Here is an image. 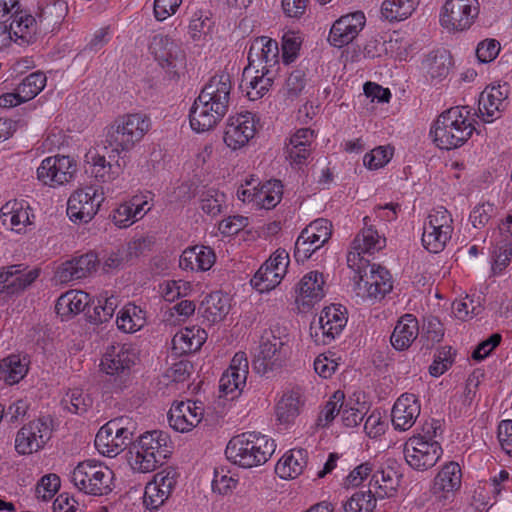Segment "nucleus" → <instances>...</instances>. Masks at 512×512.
Here are the masks:
<instances>
[{
    "mask_svg": "<svg viewBox=\"0 0 512 512\" xmlns=\"http://www.w3.org/2000/svg\"><path fill=\"white\" fill-rule=\"evenodd\" d=\"M151 127L150 118L143 113H128L118 116L107 128L105 134V142L111 148L112 153L109 155V161L105 156H96L93 158L95 167V177L100 178L103 182L114 179L118 171H112L106 178L105 169L108 167L112 170V160L119 156L121 152H129L137 143H139Z\"/></svg>",
    "mask_w": 512,
    "mask_h": 512,
    "instance_id": "obj_1",
    "label": "nucleus"
},
{
    "mask_svg": "<svg viewBox=\"0 0 512 512\" xmlns=\"http://www.w3.org/2000/svg\"><path fill=\"white\" fill-rule=\"evenodd\" d=\"M231 89L228 72L222 71L209 79L189 111L192 130L197 133L209 131L223 119L228 112Z\"/></svg>",
    "mask_w": 512,
    "mask_h": 512,
    "instance_id": "obj_2",
    "label": "nucleus"
},
{
    "mask_svg": "<svg viewBox=\"0 0 512 512\" xmlns=\"http://www.w3.org/2000/svg\"><path fill=\"white\" fill-rule=\"evenodd\" d=\"M470 110L467 106L451 107L443 111L433 123L430 135L440 149L451 150L463 146L476 130L468 122Z\"/></svg>",
    "mask_w": 512,
    "mask_h": 512,
    "instance_id": "obj_3",
    "label": "nucleus"
},
{
    "mask_svg": "<svg viewBox=\"0 0 512 512\" xmlns=\"http://www.w3.org/2000/svg\"><path fill=\"white\" fill-rule=\"evenodd\" d=\"M276 444L273 439L259 432H244L233 436L225 449L226 458L242 468L265 464L273 455Z\"/></svg>",
    "mask_w": 512,
    "mask_h": 512,
    "instance_id": "obj_4",
    "label": "nucleus"
},
{
    "mask_svg": "<svg viewBox=\"0 0 512 512\" xmlns=\"http://www.w3.org/2000/svg\"><path fill=\"white\" fill-rule=\"evenodd\" d=\"M138 360V354L131 344H115L107 348L101 361L104 372V387L116 393L123 391L132 383V368Z\"/></svg>",
    "mask_w": 512,
    "mask_h": 512,
    "instance_id": "obj_5",
    "label": "nucleus"
},
{
    "mask_svg": "<svg viewBox=\"0 0 512 512\" xmlns=\"http://www.w3.org/2000/svg\"><path fill=\"white\" fill-rule=\"evenodd\" d=\"M132 453H135V457H130L133 469L142 473L154 471L172 453L170 437L165 431H147L136 437Z\"/></svg>",
    "mask_w": 512,
    "mask_h": 512,
    "instance_id": "obj_6",
    "label": "nucleus"
},
{
    "mask_svg": "<svg viewBox=\"0 0 512 512\" xmlns=\"http://www.w3.org/2000/svg\"><path fill=\"white\" fill-rule=\"evenodd\" d=\"M440 428L438 421L427 428L426 435H414L404 444V457L407 464L416 471H426L436 465L443 450L441 445L432 440Z\"/></svg>",
    "mask_w": 512,
    "mask_h": 512,
    "instance_id": "obj_7",
    "label": "nucleus"
},
{
    "mask_svg": "<svg viewBox=\"0 0 512 512\" xmlns=\"http://www.w3.org/2000/svg\"><path fill=\"white\" fill-rule=\"evenodd\" d=\"M113 472L106 466L87 460L80 462L72 471L71 482L81 492L93 496L109 494Z\"/></svg>",
    "mask_w": 512,
    "mask_h": 512,
    "instance_id": "obj_8",
    "label": "nucleus"
},
{
    "mask_svg": "<svg viewBox=\"0 0 512 512\" xmlns=\"http://www.w3.org/2000/svg\"><path fill=\"white\" fill-rule=\"evenodd\" d=\"M479 14L478 0H446L440 11V24L452 31L471 27Z\"/></svg>",
    "mask_w": 512,
    "mask_h": 512,
    "instance_id": "obj_9",
    "label": "nucleus"
},
{
    "mask_svg": "<svg viewBox=\"0 0 512 512\" xmlns=\"http://www.w3.org/2000/svg\"><path fill=\"white\" fill-rule=\"evenodd\" d=\"M149 50L158 64L173 77L185 65V52L181 46L168 35H154Z\"/></svg>",
    "mask_w": 512,
    "mask_h": 512,
    "instance_id": "obj_10",
    "label": "nucleus"
},
{
    "mask_svg": "<svg viewBox=\"0 0 512 512\" xmlns=\"http://www.w3.org/2000/svg\"><path fill=\"white\" fill-rule=\"evenodd\" d=\"M102 193L93 186L74 191L68 199L67 215L73 222L88 223L96 215L101 202Z\"/></svg>",
    "mask_w": 512,
    "mask_h": 512,
    "instance_id": "obj_11",
    "label": "nucleus"
},
{
    "mask_svg": "<svg viewBox=\"0 0 512 512\" xmlns=\"http://www.w3.org/2000/svg\"><path fill=\"white\" fill-rule=\"evenodd\" d=\"M255 118V114L250 111L229 116L223 135L227 147L234 151L241 149L254 137Z\"/></svg>",
    "mask_w": 512,
    "mask_h": 512,
    "instance_id": "obj_12",
    "label": "nucleus"
},
{
    "mask_svg": "<svg viewBox=\"0 0 512 512\" xmlns=\"http://www.w3.org/2000/svg\"><path fill=\"white\" fill-rule=\"evenodd\" d=\"M76 172V164L69 156L45 158L37 168V178L45 185L55 187L69 182Z\"/></svg>",
    "mask_w": 512,
    "mask_h": 512,
    "instance_id": "obj_13",
    "label": "nucleus"
},
{
    "mask_svg": "<svg viewBox=\"0 0 512 512\" xmlns=\"http://www.w3.org/2000/svg\"><path fill=\"white\" fill-rule=\"evenodd\" d=\"M51 431L43 419L30 421L16 434L15 449L21 455L42 449L50 439Z\"/></svg>",
    "mask_w": 512,
    "mask_h": 512,
    "instance_id": "obj_14",
    "label": "nucleus"
},
{
    "mask_svg": "<svg viewBox=\"0 0 512 512\" xmlns=\"http://www.w3.org/2000/svg\"><path fill=\"white\" fill-rule=\"evenodd\" d=\"M366 23L365 15L362 11H356L341 16L337 19L329 32V43L337 48L351 43L364 28Z\"/></svg>",
    "mask_w": 512,
    "mask_h": 512,
    "instance_id": "obj_15",
    "label": "nucleus"
},
{
    "mask_svg": "<svg viewBox=\"0 0 512 512\" xmlns=\"http://www.w3.org/2000/svg\"><path fill=\"white\" fill-rule=\"evenodd\" d=\"M177 472L173 468L165 469L154 476L153 482L145 487L144 504L149 510H156L169 498L176 486Z\"/></svg>",
    "mask_w": 512,
    "mask_h": 512,
    "instance_id": "obj_16",
    "label": "nucleus"
},
{
    "mask_svg": "<svg viewBox=\"0 0 512 512\" xmlns=\"http://www.w3.org/2000/svg\"><path fill=\"white\" fill-rule=\"evenodd\" d=\"M279 340L275 336L264 333L259 345V352L253 360L254 370L261 375L280 369L290 355H279Z\"/></svg>",
    "mask_w": 512,
    "mask_h": 512,
    "instance_id": "obj_17",
    "label": "nucleus"
},
{
    "mask_svg": "<svg viewBox=\"0 0 512 512\" xmlns=\"http://www.w3.org/2000/svg\"><path fill=\"white\" fill-rule=\"evenodd\" d=\"M98 262L96 253H85L62 263L57 268L55 277L60 283H68L85 278L96 270Z\"/></svg>",
    "mask_w": 512,
    "mask_h": 512,
    "instance_id": "obj_18",
    "label": "nucleus"
},
{
    "mask_svg": "<svg viewBox=\"0 0 512 512\" xmlns=\"http://www.w3.org/2000/svg\"><path fill=\"white\" fill-rule=\"evenodd\" d=\"M419 415L420 403L417 396L412 393H404L393 405L392 424L396 430L406 431L413 426Z\"/></svg>",
    "mask_w": 512,
    "mask_h": 512,
    "instance_id": "obj_19",
    "label": "nucleus"
},
{
    "mask_svg": "<svg viewBox=\"0 0 512 512\" xmlns=\"http://www.w3.org/2000/svg\"><path fill=\"white\" fill-rule=\"evenodd\" d=\"M202 413L195 403L178 402L172 405L168 412V422L177 432H188L201 421Z\"/></svg>",
    "mask_w": 512,
    "mask_h": 512,
    "instance_id": "obj_20",
    "label": "nucleus"
},
{
    "mask_svg": "<svg viewBox=\"0 0 512 512\" xmlns=\"http://www.w3.org/2000/svg\"><path fill=\"white\" fill-rule=\"evenodd\" d=\"M370 267V274L365 273L363 297L371 300H381L393 288L392 276L385 268L377 264H367Z\"/></svg>",
    "mask_w": 512,
    "mask_h": 512,
    "instance_id": "obj_21",
    "label": "nucleus"
},
{
    "mask_svg": "<svg viewBox=\"0 0 512 512\" xmlns=\"http://www.w3.org/2000/svg\"><path fill=\"white\" fill-rule=\"evenodd\" d=\"M462 472L457 462H449L442 466L433 480L431 491L440 498H448L461 487Z\"/></svg>",
    "mask_w": 512,
    "mask_h": 512,
    "instance_id": "obj_22",
    "label": "nucleus"
},
{
    "mask_svg": "<svg viewBox=\"0 0 512 512\" xmlns=\"http://www.w3.org/2000/svg\"><path fill=\"white\" fill-rule=\"evenodd\" d=\"M347 318L341 305L325 307L319 316L318 324L322 333V343L329 344L346 326Z\"/></svg>",
    "mask_w": 512,
    "mask_h": 512,
    "instance_id": "obj_23",
    "label": "nucleus"
},
{
    "mask_svg": "<svg viewBox=\"0 0 512 512\" xmlns=\"http://www.w3.org/2000/svg\"><path fill=\"white\" fill-rule=\"evenodd\" d=\"M249 65L256 61L264 63L262 70H269L278 64L279 48L276 40L266 36L255 38L248 51Z\"/></svg>",
    "mask_w": 512,
    "mask_h": 512,
    "instance_id": "obj_24",
    "label": "nucleus"
},
{
    "mask_svg": "<svg viewBox=\"0 0 512 512\" xmlns=\"http://www.w3.org/2000/svg\"><path fill=\"white\" fill-rule=\"evenodd\" d=\"M215 260L213 249L195 245L183 251L179 259V266L183 270L207 271L213 266Z\"/></svg>",
    "mask_w": 512,
    "mask_h": 512,
    "instance_id": "obj_25",
    "label": "nucleus"
},
{
    "mask_svg": "<svg viewBox=\"0 0 512 512\" xmlns=\"http://www.w3.org/2000/svg\"><path fill=\"white\" fill-rule=\"evenodd\" d=\"M9 28L14 34V42L19 45H29L37 39V20L30 14L16 10L9 16Z\"/></svg>",
    "mask_w": 512,
    "mask_h": 512,
    "instance_id": "obj_26",
    "label": "nucleus"
},
{
    "mask_svg": "<svg viewBox=\"0 0 512 512\" xmlns=\"http://www.w3.org/2000/svg\"><path fill=\"white\" fill-rule=\"evenodd\" d=\"M230 309L229 296L222 291H214L205 296L198 312L209 323L220 322L228 314Z\"/></svg>",
    "mask_w": 512,
    "mask_h": 512,
    "instance_id": "obj_27",
    "label": "nucleus"
},
{
    "mask_svg": "<svg viewBox=\"0 0 512 512\" xmlns=\"http://www.w3.org/2000/svg\"><path fill=\"white\" fill-rule=\"evenodd\" d=\"M419 333L417 318L412 314L403 315L396 323L390 337L391 345L398 351L407 350Z\"/></svg>",
    "mask_w": 512,
    "mask_h": 512,
    "instance_id": "obj_28",
    "label": "nucleus"
},
{
    "mask_svg": "<svg viewBox=\"0 0 512 512\" xmlns=\"http://www.w3.org/2000/svg\"><path fill=\"white\" fill-rule=\"evenodd\" d=\"M426 77L431 83L445 79L452 67V56L446 49L431 51L422 62Z\"/></svg>",
    "mask_w": 512,
    "mask_h": 512,
    "instance_id": "obj_29",
    "label": "nucleus"
},
{
    "mask_svg": "<svg viewBox=\"0 0 512 512\" xmlns=\"http://www.w3.org/2000/svg\"><path fill=\"white\" fill-rule=\"evenodd\" d=\"M88 306H90L88 293L71 290L62 294L57 299L55 311L62 319H70L81 312L86 313Z\"/></svg>",
    "mask_w": 512,
    "mask_h": 512,
    "instance_id": "obj_30",
    "label": "nucleus"
},
{
    "mask_svg": "<svg viewBox=\"0 0 512 512\" xmlns=\"http://www.w3.org/2000/svg\"><path fill=\"white\" fill-rule=\"evenodd\" d=\"M307 460L308 451L306 449H292L279 459L275 466V472L283 479L296 478L302 474Z\"/></svg>",
    "mask_w": 512,
    "mask_h": 512,
    "instance_id": "obj_31",
    "label": "nucleus"
},
{
    "mask_svg": "<svg viewBox=\"0 0 512 512\" xmlns=\"http://www.w3.org/2000/svg\"><path fill=\"white\" fill-rule=\"evenodd\" d=\"M207 340V332L197 326L186 327L172 338L173 349L179 354L193 353L202 347Z\"/></svg>",
    "mask_w": 512,
    "mask_h": 512,
    "instance_id": "obj_32",
    "label": "nucleus"
},
{
    "mask_svg": "<svg viewBox=\"0 0 512 512\" xmlns=\"http://www.w3.org/2000/svg\"><path fill=\"white\" fill-rule=\"evenodd\" d=\"M508 94L509 84L506 82L491 88L487 87L480 95L479 105L483 106V110L480 107L479 111L487 117H494L496 112L504 109V101L508 98Z\"/></svg>",
    "mask_w": 512,
    "mask_h": 512,
    "instance_id": "obj_33",
    "label": "nucleus"
},
{
    "mask_svg": "<svg viewBox=\"0 0 512 512\" xmlns=\"http://www.w3.org/2000/svg\"><path fill=\"white\" fill-rule=\"evenodd\" d=\"M67 13L68 4L65 0H45L37 16L40 26H44L45 30L51 28L53 31L64 20Z\"/></svg>",
    "mask_w": 512,
    "mask_h": 512,
    "instance_id": "obj_34",
    "label": "nucleus"
},
{
    "mask_svg": "<svg viewBox=\"0 0 512 512\" xmlns=\"http://www.w3.org/2000/svg\"><path fill=\"white\" fill-rule=\"evenodd\" d=\"M364 228L353 240V249L363 253H374L385 247L386 239L381 238L378 231L369 224L368 216L363 218Z\"/></svg>",
    "mask_w": 512,
    "mask_h": 512,
    "instance_id": "obj_35",
    "label": "nucleus"
},
{
    "mask_svg": "<svg viewBox=\"0 0 512 512\" xmlns=\"http://www.w3.org/2000/svg\"><path fill=\"white\" fill-rule=\"evenodd\" d=\"M136 443L135 431L130 427L120 431L109 437V441L106 444H95L96 447L102 452L103 455L108 457H115L125 449H129L131 457H135V453H132V446Z\"/></svg>",
    "mask_w": 512,
    "mask_h": 512,
    "instance_id": "obj_36",
    "label": "nucleus"
},
{
    "mask_svg": "<svg viewBox=\"0 0 512 512\" xmlns=\"http://www.w3.org/2000/svg\"><path fill=\"white\" fill-rule=\"evenodd\" d=\"M283 195V185L280 180L272 179L265 183L258 184L256 206L263 209H273L280 203Z\"/></svg>",
    "mask_w": 512,
    "mask_h": 512,
    "instance_id": "obj_37",
    "label": "nucleus"
},
{
    "mask_svg": "<svg viewBox=\"0 0 512 512\" xmlns=\"http://www.w3.org/2000/svg\"><path fill=\"white\" fill-rule=\"evenodd\" d=\"M116 324L123 332H136L145 324V312L135 304L128 303L117 314Z\"/></svg>",
    "mask_w": 512,
    "mask_h": 512,
    "instance_id": "obj_38",
    "label": "nucleus"
},
{
    "mask_svg": "<svg viewBox=\"0 0 512 512\" xmlns=\"http://www.w3.org/2000/svg\"><path fill=\"white\" fill-rule=\"evenodd\" d=\"M420 0H384L381 6L382 16L390 21H403L410 17Z\"/></svg>",
    "mask_w": 512,
    "mask_h": 512,
    "instance_id": "obj_39",
    "label": "nucleus"
},
{
    "mask_svg": "<svg viewBox=\"0 0 512 512\" xmlns=\"http://www.w3.org/2000/svg\"><path fill=\"white\" fill-rule=\"evenodd\" d=\"M302 401L298 392L290 391L283 394L276 405V417L281 424H290L300 414Z\"/></svg>",
    "mask_w": 512,
    "mask_h": 512,
    "instance_id": "obj_40",
    "label": "nucleus"
},
{
    "mask_svg": "<svg viewBox=\"0 0 512 512\" xmlns=\"http://www.w3.org/2000/svg\"><path fill=\"white\" fill-rule=\"evenodd\" d=\"M16 266L17 274H15V276L7 277L6 282H4L3 278L0 279V294H15L23 291L28 286H30L39 276V269L25 271V269H21L22 265Z\"/></svg>",
    "mask_w": 512,
    "mask_h": 512,
    "instance_id": "obj_41",
    "label": "nucleus"
},
{
    "mask_svg": "<svg viewBox=\"0 0 512 512\" xmlns=\"http://www.w3.org/2000/svg\"><path fill=\"white\" fill-rule=\"evenodd\" d=\"M323 285V274L318 271H311L299 282V294L307 299V304H312L323 298Z\"/></svg>",
    "mask_w": 512,
    "mask_h": 512,
    "instance_id": "obj_42",
    "label": "nucleus"
},
{
    "mask_svg": "<svg viewBox=\"0 0 512 512\" xmlns=\"http://www.w3.org/2000/svg\"><path fill=\"white\" fill-rule=\"evenodd\" d=\"M117 301V297L112 295L110 297L100 296L96 304L94 301L90 303L86 312L89 322L102 324L109 321L117 308Z\"/></svg>",
    "mask_w": 512,
    "mask_h": 512,
    "instance_id": "obj_43",
    "label": "nucleus"
},
{
    "mask_svg": "<svg viewBox=\"0 0 512 512\" xmlns=\"http://www.w3.org/2000/svg\"><path fill=\"white\" fill-rule=\"evenodd\" d=\"M61 405L70 413L84 415L93 405V398L81 388L69 389L61 400Z\"/></svg>",
    "mask_w": 512,
    "mask_h": 512,
    "instance_id": "obj_44",
    "label": "nucleus"
},
{
    "mask_svg": "<svg viewBox=\"0 0 512 512\" xmlns=\"http://www.w3.org/2000/svg\"><path fill=\"white\" fill-rule=\"evenodd\" d=\"M354 398H350L346 403L344 402L342 410V421L347 427H355L363 420L369 407L365 401H360L363 393H354Z\"/></svg>",
    "mask_w": 512,
    "mask_h": 512,
    "instance_id": "obj_45",
    "label": "nucleus"
},
{
    "mask_svg": "<svg viewBox=\"0 0 512 512\" xmlns=\"http://www.w3.org/2000/svg\"><path fill=\"white\" fill-rule=\"evenodd\" d=\"M453 229H434L431 225L423 227L422 244L431 253L441 252L451 239Z\"/></svg>",
    "mask_w": 512,
    "mask_h": 512,
    "instance_id": "obj_46",
    "label": "nucleus"
},
{
    "mask_svg": "<svg viewBox=\"0 0 512 512\" xmlns=\"http://www.w3.org/2000/svg\"><path fill=\"white\" fill-rule=\"evenodd\" d=\"M376 497L377 495L371 489L355 492L343 503V512H373L376 507Z\"/></svg>",
    "mask_w": 512,
    "mask_h": 512,
    "instance_id": "obj_47",
    "label": "nucleus"
},
{
    "mask_svg": "<svg viewBox=\"0 0 512 512\" xmlns=\"http://www.w3.org/2000/svg\"><path fill=\"white\" fill-rule=\"evenodd\" d=\"M307 68L301 66L293 69L285 82L283 91L286 99L291 101L297 99L307 85Z\"/></svg>",
    "mask_w": 512,
    "mask_h": 512,
    "instance_id": "obj_48",
    "label": "nucleus"
},
{
    "mask_svg": "<svg viewBox=\"0 0 512 512\" xmlns=\"http://www.w3.org/2000/svg\"><path fill=\"white\" fill-rule=\"evenodd\" d=\"M331 223L323 218L311 222L301 232V238L309 239L317 247H322L331 237Z\"/></svg>",
    "mask_w": 512,
    "mask_h": 512,
    "instance_id": "obj_49",
    "label": "nucleus"
},
{
    "mask_svg": "<svg viewBox=\"0 0 512 512\" xmlns=\"http://www.w3.org/2000/svg\"><path fill=\"white\" fill-rule=\"evenodd\" d=\"M47 78L43 72L37 71L26 76L17 86V91L24 100L29 101L36 97L45 87Z\"/></svg>",
    "mask_w": 512,
    "mask_h": 512,
    "instance_id": "obj_50",
    "label": "nucleus"
},
{
    "mask_svg": "<svg viewBox=\"0 0 512 512\" xmlns=\"http://www.w3.org/2000/svg\"><path fill=\"white\" fill-rule=\"evenodd\" d=\"M345 395L342 391L338 390L334 392L332 397L327 401L324 408L321 410L318 416V424L323 427L328 426L343 410Z\"/></svg>",
    "mask_w": 512,
    "mask_h": 512,
    "instance_id": "obj_51",
    "label": "nucleus"
},
{
    "mask_svg": "<svg viewBox=\"0 0 512 512\" xmlns=\"http://www.w3.org/2000/svg\"><path fill=\"white\" fill-rule=\"evenodd\" d=\"M289 262V253L283 248L277 249L258 269L257 279H262L263 273L265 274L268 269L285 276Z\"/></svg>",
    "mask_w": 512,
    "mask_h": 512,
    "instance_id": "obj_52",
    "label": "nucleus"
},
{
    "mask_svg": "<svg viewBox=\"0 0 512 512\" xmlns=\"http://www.w3.org/2000/svg\"><path fill=\"white\" fill-rule=\"evenodd\" d=\"M246 379V374L227 369L219 381L220 392L225 395L233 394L234 392H238V394H240L246 386Z\"/></svg>",
    "mask_w": 512,
    "mask_h": 512,
    "instance_id": "obj_53",
    "label": "nucleus"
},
{
    "mask_svg": "<svg viewBox=\"0 0 512 512\" xmlns=\"http://www.w3.org/2000/svg\"><path fill=\"white\" fill-rule=\"evenodd\" d=\"M212 27L210 17L202 10H197L193 13L189 26L188 33L193 41H199L202 36L209 33Z\"/></svg>",
    "mask_w": 512,
    "mask_h": 512,
    "instance_id": "obj_54",
    "label": "nucleus"
},
{
    "mask_svg": "<svg viewBox=\"0 0 512 512\" xmlns=\"http://www.w3.org/2000/svg\"><path fill=\"white\" fill-rule=\"evenodd\" d=\"M393 156V148L378 146L366 153L363 159L364 165L370 170L384 167Z\"/></svg>",
    "mask_w": 512,
    "mask_h": 512,
    "instance_id": "obj_55",
    "label": "nucleus"
},
{
    "mask_svg": "<svg viewBox=\"0 0 512 512\" xmlns=\"http://www.w3.org/2000/svg\"><path fill=\"white\" fill-rule=\"evenodd\" d=\"M226 195L215 189H208L202 194L201 209L210 216H217L221 213L222 203Z\"/></svg>",
    "mask_w": 512,
    "mask_h": 512,
    "instance_id": "obj_56",
    "label": "nucleus"
},
{
    "mask_svg": "<svg viewBox=\"0 0 512 512\" xmlns=\"http://www.w3.org/2000/svg\"><path fill=\"white\" fill-rule=\"evenodd\" d=\"M394 472L392 470H379L376 471L370 480V486H376L377 481H381L380 491H375V494L379 498L390 497L396 490L397 482L393 477Z\"/></svg>",
    "mask_w": 512,
    "mask_h": 512,
    "instance_id": "obj_57",
    "label": "nucleus"
},
{
    "mask_svg": "<svg viewBox=\"0 0 512 512\" xmlns=\"http://www.w3.org/2000/svg\"><path fill=\"white\" fill-rule=\"evenodd\" d=\"M60 485L61 480L58 475L53 473L44 475L38 482L35 489L37 498L44 501L50 500L59 490Z\"/></svg>",
    "mask_w": 512,
    "mask_h": 512,
    "instance_id": "obj_58",
    "label": "nucleus"
},
{
    "mask_svg": "<svg viewBox=\"0 0 512 512\" xmlns=\"http://www.w3.org/2000/svg\"><path fill=\"white\" fill-rule=\"evenodd\" d=\"M1 367L7 373L6 380L9 383H17L27 373V366L21 363L17 355H11L3 360Z\"/></svg>",
    "mask_w": 512,
    "mask_h": 512,
    "instance_id": "obj_59",
    "label": "nucleus"
},
{
    "mask_svg": "<svg viewBox=\"0 0 512 512\" xmlns=\"http://www.w3.org/2000/svg\"><path fill=\"white\" fill-rule=\"evenodd\" d=\"M265 333L270 334L271 336H275L279 340V355H290L291 354V335L289 332V328L280 322H276L272 324L268 331Z\"/></svg>",
    "mask_w": 512,
    "mask_h": 512,
    "instance_id": "obj_60",
    "label": "nucleus"
},
{
    "mask_svg": "<svg viewBox=\"0 0 512 512\" xmlns=\"http://www.w3.org/2000/svg\"><path fill=\"white\" fill-rule=\"evenodd\" d=\"M269 70H262L261 76H255L249 83L250 90L247 96L250 100H257L265 95L272 85V78L269 77Z\"/></svg>",
    "mask_w": 512,
    "mask_h": 512,
    "instance_id": "obj_61",
    "label": "nucleus"
},
{
    "mask_svg": "<svg viewBox=\"0 0 512 512\" xmlns=\"http://www.w3.org/2000/svg\"><path fill=\"white\" fill-rule=\"evenodd\" d=\"M284 275L279 272L272 271L268 269L266 273L262 275V279H257V272L251 279V285L253 288L258 290L260 293L268 292L274 289L277 285L280 284Z\"/></svg>",
    "mask_w": 512,
    "mask_h": 512,
    "instance_id": "obj_62",
    "label": "nucleus"
},
{
    "mask_svg": "<svg viewBox=\"0 0 512 512\" xmlns=\"http://www.w3.org/2000/svg\"><path fill=\"white\" fill-rule=\"evenodd\" d=\"M452 217L450 212L444 207H438L428 215L424 226L431 225L434 229L442 228V229H453L452 227Z\"/></svg>",
    "mask_w": 512,
    "mask_h": 512,
    "instance_id": "obj_63",
    "label": "nucleus"
},
{
    "mask_svg": "<svg viewBox=\"0 0 512 512\" xmlns=\"http://www.w3.org/2000/svg\"><path fill=\"white\" fill-rule=\"evenodd\" d=\"M249 224L248 217L242 215H234L230 216L226 219H223L219 223V231L224 236H232L238 234L241 230H243Z\"/></svg>",
    "mask_w": 512,
    "mask_h": 512,
    "instance_id": "obj_64",
    "label": "nucleus"
}]
</instances>
